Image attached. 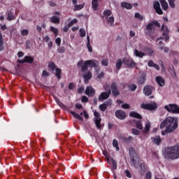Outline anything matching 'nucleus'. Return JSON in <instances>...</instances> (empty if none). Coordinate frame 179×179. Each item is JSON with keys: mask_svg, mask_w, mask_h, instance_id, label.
I'll use <instances>...</instances> for the list:
<instances>
[{"mask_svg": "<svg viewBox=\"0 0 179 179\" xmlns=\"http://www.w3.org/2000/svg\"><path fill=\"white\" fill-rule=\"evenodd\" d=\"M94 122L96 125V127L98 129H101L103 127V125L101 124L102 118L101 117V114L97 111H94Z\"/></svg>", "mask_w": 179, "mask_h": 179, "instance_id": "8", "label": "nucleus"}, {"mask_svg": "<svg viewBox=\"0 0 179 179\" xmlns=\"http://www.w3.org/2000/svg\"><path fill=\"white\" fill-rule=\"evenodd\" d=\"M75 106H76V108H77V109H82V108H83V106L82 104H80V103H76L75 105Z\"/></svg>", "mask_w": 179, "mask_h": 179, "instance_id": "64", "label": "nucleus"}, {"mask_svg": "<svg viewBox=\"0 0 179 179\" xmlns=\"http://www.w3.org/2000/svg\"><path fill=\"white\" fill-rule=\"evenodd\" d=\"M3 45L4 43H3V35H2L1 31H0V51L3 50L4 49Z\"/></svg>", "mask_w": 179, "mask_h": 179, "instance_id": "33", "label": "nucleus"}, {"mask_svg": "<svg viewBox=\"0 0 179 179\" xmlns=\"http://www.w3.org/2000/svg\"><path fill=\"white\" fill-rule=\"evenodd\" d=\"M141 107L145 110H155L157 109V103L155 102H152V103H142L141 104Z\"/></svg>", "mask_w": 179, "mask_h": 179, "instance_id": "10", "label": "nucleus"}, {"mask_svg": "<svg viewBox=\"0 0 179 179\" xmlns=\"http://www.w3.org/2000/svg\"><path fill=\"white\" fill-rule=\"evenodd\" d=\"M115 115L120 120H124L125 118H127V113H125L122 110H116L115 113Z\"/></svg>", "mask_w": 179, "mask_h": 179, "instance_id": "13", "label": "nucleus"}, {"mask_svg": "<svg viewBox=\"0 0 179 179\" xmlns=\"http://www.w3.org/2000/svg\"><path fill=\"white\" fill-rule=\"evenodd\" d=\"M32 46L31 42L29 40L26 41L25 47L27 49H31Z\"/></svg>", "mask_w": 179, "mask_h": 179, "instance_id": "45", "label": "nucleus"}, {"mask_svg": "<svg viewBox=\"0 0 179 179\" xmlns=\"http://www.w3.org/2000/svg\"><path fill=\"white\" fill-rule=\"evenodd\" d=\"M135 18L138 19L139 20L142 21L143 20V16L141 15L138 13H136L134 15Z\"/></svg>", "mask_w": 179, "mask_h": 179, "instance_id": "47", "label": "nucleus"}, {"mask_svg": "<svg viewBox=\"0 0 179 179\" xmlns=\"http://www.w3.org/2000/svg\"><path fill=\"white\" fill-rule=\"evenodd\" d=\"M146 81V75L145 73H142L138 78H137V83L138 85H143Z\"/></svg>", "mask_w": 179, "mask_h": 179, "instance_id": "20", "label": "nucleus"}, {"mask_svg": "<svg viewBox=\"0 0 179 179\" xmlns=\"http://www.w3.org/2000/svg\"><path fill=\"white\" fill-rule=\"evenodd\" d=\"M153 8L158 15H163V10L160 8V3L159 1H154Z\"/></svg>", "mask_w": 179, "mask_h": 179, "instance_id": "16", "label": "nucleus"}, {"mask_svg": "<svg viewBox=\"0 0 179 179\" xmlns=\"http://www.w3.org/2000/svg\"><path fill=\"white\" fill-rule=\"evenodd\" d=\"M155 62H153V60H150L149 62H148V66H149V67H153L154 66H155Z\"/></svg>", "mask_w": 179, "mask_h": 179, "instance_id": "61", "label": "nucleus"}, {"mask_svg": "<svg viewBox=\"0 0 179 179\" xmlns=\"http://www.w3.org/2000/svg\"><path fill=\"white\" fill-rule=\"evenodd\" d=\"M131 132L134 135H139V134H141V131H139V130H138L137 129H131Z\"/></svg>", "mask_w": 179, "mask_h": 179, "instance_id": "50", "label": "nucleus"}, {"mask_svg": "<svg viewBox=\"0 0 179 179\" xmlns=\"http://www.w3.org/2000/svg\"><path fill=\"white\" fill-rule=\"evenodd\" d=\"M129 116L132 117H135L139 120H142V115H141V114L134 112V111H131L129 113Z\"/></svg>", "mask_w": 179, "mask_h": 179, "instance_id": "26", "label": "nucleus"}, {"mask_svg": "<svg viewBox=\"0 0 179 179\" xmlns=\"http://www.w3.org/2000/svg\"><path fill=\"white\" fill-rule=\"evenodd\" d=\"M113 148H115L117 152H120V147H118V141H117L116 139H113Z\"/></svg>", "mask_w": 179, "mask_h": 179, "instance_id": "37", "label": "nucleus"}, {"mask_svg": "<svg viewBox=\"0 0 179 179\" xmlns=\"http://www.w3.org/2000/svg\"><path fill=\"white\" fill-rule=\"evenodd\" d=\"M55 43L56 44L58 45V46H60L61 45V43H62V39L61 38H57L55 39Z\"/></svg>", "mask_w": 179, "mask_h": 179, "instance_id": "57", "label": "nucleus"}, {"mask_svg": "<svg viewBox=\"0 0 179 179\" xmlns=\"http://www.w3.org/2000/svg\"><path fill=\"white\" fill-rule=\"evenodd\" d=\"M48 68H49V69H50V71L52 73H54L55 71V76L58 79H61L62 78V71L61 69L57 68V66L55 64V62H49L48 63Z\"/></svg>", "mask_w": 179, "mask_h": 179, "instance_id": "6", "label": "nucleus"}, {"mask_svg": "<svg viewBox=\"0 0 179 179\" xmlns=\"http://www.w3.org/2000/svg\"><path fill=\"white\" fill-rule=\"evenodd\" d=\"M111 90H112V94L114 96H117L120 95V91H118V89H117V83H113L111 86Z\"/></svg>", "mask_w": 179, "mask_h": 179, "instance_id": "18", "label": "nucleus"}, {"mask_svg": "<svg viewBox=\"0 0 179 179\" xmlns=\"http://www.w3.org/2000/svg\"><path fill=\"white\" fill-rule=\"evenodd\" d=\"M111 94V91L108 92H103L101 93V94L99 96V101H104L105 99H107L110 97V94Z\"/></svg>", "mask_w": 179, "mask_h": 179, "instance_id": "17", "label": "nucleus"}, {"mask_svg": "<svg viewBox=\"0 0 179 179\" xmlns=\"http://www.w3.org/2000/svg\"><path fill=\"white\" fill-rule=\"evenodd\" d=\"M145 179H152V172L148 171V173L145 175Z\"/></svg>", "mask_w": 179, "mask_h": 179, "instance_id": "55", "label": "nucleus"}, {"mask_svg": "<svg viewBox=\"0 0 179 179\" xmlns=\"http://www.w3.org/2000/svg\"><path fill=\"white\" fill-rule=\"evenodd\" d=\"M87 49H88L90 52H93V49H92V47L90 43H87Z\"/></svg>", "mask_w": 179, "mask_h": 179, "instance_id": "59", "label": "nucleus"}, {"mask_svg": "<svg viewBox=\"0 0 179 179\" xmlns=\"http://www.w3.org/2000/svg\"><path fill=\"white\" fill-rule=\"evenodd\" d=\"M151 141L157 145V146H159V145H162V138L160 136H156L155 137H151Z\"/></svg>", "mask_w": 179, "mask_h": 179, "instance_id": "19", "label": "nucleus"}, {"mask_svg": "<svg viewBox=\"0 0 179 179\" xmlns=\"http://www.w3.org/2000/svg\"><path fill=\"white\" fill-rule=\"evenodd\" d=\"M168 112L175 114H179V106L174 103H170L164 106Z\"/></svg>", "mask_w": 179, "mask_h": 179, "instance_id": "9", "label": "nucleus"}, {"mask_svg": "<svg viewBox=\"0 0 179 179\" xmlns=\"http://www.w3.org/2000/svg\"><path fill=\"white\" fill-rule=\"evenodd\" d=\"M50 31H52L55 34V36H57L59 34V30L58 29L54 27H50Z\"/></svg>", "mask_w": 179, "mask_h": 179, "instance_id": "39", "label": "nucleus"}, {"mask_svg": "<svg viewBox=\"0 0 179 179\" xmlns=\"http://www.w3.org/2000/svg\"><path fill=\"white\" fill-rule=\"evenodd\" d=\"M80 33L81 37H85L86 36V31L83 29H80Z\"/></svg>", "mask_w": 179, "mask_h": 179, "instance_id": "52", "label": "nucleus"}, {"mask_svg": "<svg viewBox=\"0 0 179 179\" xmlns=\"http://www.w3.org/2000/svg\"><path fill=\"white\" fill-rule=\"evenodd\" d=\"M178 126V119L176 117H168L160 124V128L163 129L166 127L165 131H162V135H165L166 133H171L174 131Z\"/></svg>", "mask_w": 179, "mask_h": 179, "instance_id": "2", "label": "nucleus"}, {"mask_svg": "<svg viewBox=\"0 0 179 179\" xmlns=\"http://www.w3.org/2000/svg\"><path fill=\"white\" fill-rule=\"evenodd\" d=\"M81 101L83 103H87L89 101V98L87 96H83L81 98Z\"/></svg>", "mask_w": 179, "mask_h": 179, "instance_id": "51", "label": "nucleus"}, {"mask_svg": "<svg viewBox=\"0 0 179 179\" xmlns=\"http://www.w3.org/2000/svg\"><path fill=\"white\" fill-rule=\"evenodd\" d=\"M66 51V48L64 47H60L59 48L57 49V52L59 53H64Z\"/></svg>", "mask_w": 179, "mask_h": 179, "instance_id": "54", "label": "nucleus"}, {"mask_svg": "<svg viewBox=\"0 0 179 179\" xmlns=\"http://www.w3.org/2000/svg\"><path fill=\"white\" fill-rule=\"evenodd\" d=\"M122 61L121 59H119L116 62V71H120L121 69V66H122Z\"/></svg>", "mask_w": 179, "mask_h": 179, "instance_id": "34", "label": "nucleus"}, {"mask_svg": "<svg viewBox=\"0 0 179 179\" xmlns=\"http://www.w3.org/2000/svg\"><path fill=\"white\" fill-rule=\"evenodd\" d=\"M7 20L8 21H11V20H14L16 17L14 15L13 13L11 10H9L7 13Z\"/></svg>", "mask_w": 179, "mask_h": 179, "instance_id": "31", "label": "nucleus"}, {"mask_svg": "<svg viewBox=\"0 0 179 179\" xmlns=\"http://www.w3.org/2000/svg\"><path fill=\"white\" fill-rule=\"evenodd\" d=\"M155 88L152 85H146L144 86L143 92L145 96H150L153 93Z\"/></svg>", "mask_w": 179, "mask_h": 179, "instance_id": "12", "label": "nucleus"}, {"mask_svg": "<svg viewBox=\"0 0 179 179\" xmlns=\"http://www.w3.org/2000/svg\"><path fill=\"white\" fill-rule=\"evenodd\" d=\"M136 88H138V86L135 84H132L129 86V90L131 91V92H134L136 90Z\"/></svg>", "mask_w": 179, "mask_h": 179, "instance_id": "49", "label": "nucleus"}, {"mask_svg": "<svg viewBox=\"0 0 179 179\" xmlns=\"http://www.w3.org/2000/svg\"><path fill=\"white\" fill-rule=\"evenodd\" d=\"M85 3H83V4H80V5H76L74 6V9L73 10L74 11H78V10H82L84 7H85Z\"/></svg>", "mask_w": 179, "mask_h": 179, "instance_id": "36", "label": "nucleus"}, {"mask_svg": "<svg viewBox=\"0 0 179 179\" xmlns=\"http://www.w3.org/2000/svg\"><path fill=\"white\" fill-rule=\"evenodd\" d=\"M145 52L150 55V56H152L153 55V50L149 48H145Z\"/></svg>", "mask_w": 179, "mask_h": 179, "instance_id": "48", "label": "nucleus"}, {"mask_svg": "<svg viewBox=\"0 0 179 179\" xmlns=\"http://www.w3.org/2000/svg\"><path fill=\"white\" fill-rule=\"evenodd\" d=\"M124 173L128 178H132V174L129 172V170L127 169L124 171Z\"/></svg>", "mask_w": 179, "mask_h": 179, "instance_id": "46", "label": "nucleus"}, {"mask_svg": "<svg viewBox=\"0 0 179 179\" xmlns=\"http://www.w3.org/2000/svg\"><path fill=\"white\" fill-rule=\"evenodd\" d=\"M122 141L125 142V143H131L132 141H134V138L132 136H129V137H124L122 138Z\"/></svg>", "mask_w": 179, "mask_h": 179, "instance_id": "35", "label": "nucleus"}, {"mask_svg": "<svg viewBox=\"0 0 179 179\" xmlns=\"http://www.w3.org/2000/svg\"><path fill=\"white\" fill-rule=\"evenodd\" d=\"M17 62L20 64H24V63L32 64L34 62V58L31 56H25L24 57V59H19L17 60Z\"/></svg>", "mask_w": 179, "mask_h": 179, "instance_id": "14", "label": "nucleus"}, {"mask_svg": "<svg viewBox=\"0 0 179 179\" xmlns=\"http://www.w3.org/2000/svg\"><path fill=\"white\" fill-rule=\"evenodd\" d=\"M162 7L164 10H167L169 9V3L166 0H159Z\"/></svg>", "mask_w": 179, "mask_h": 179, "instance_id": "27", "label": "nucleus"}, {"mask_svg": "<svg viewBox=\"0 0 179 179\" xmlns=\"http://www.w3.org/2000/svg\"><path fill=\"white\" fill-rule=\"evenodd\" d=\"M129 153L131 159V166H136L138 164V155L134 147H130L129 149Z\"/></svg>", "mask_w": 179, "mask_h": 179, "instance_id": "5", "label": "nucleus"}, {"mask_svg": "<svg viewBox=\"0 0 179 179\" xmlns=\"http://www.w3.org/2000/svg\"><path fill=\"white\" fill-rule=\"evenodd\" d=\"M29 34V30L27 29H23L21 31V35L22 36H27Z\"/></svg>", "mask_w": 179, "mask_h": 179, "instance_id": "53", "label": "nucleus"}, {"mask_svg": "<svg viewBox=\"0 0 179 179\" xmlns=\"http://www.w3.org/2000/svg\"><path fill=\"white\" fill-rule=\"evenodd\" d=\"M78 23V20L77 19H73L72 21H71L69 24H68V27H73L75 24Z\"/></svg>", "mask_w": 179, "mask_h": 179, "instance_id": "43", "label": "nucleus"}, {"mask_svg": "<svg viewBox=\"0 0 179 179\" xmlns=\"http://www.w3.org/2000/svg\"><path fill=\"white\" fill-rule=\"evenodd\" d=\"M149 131H150V122H148L145 124V127L143 130V132L145 134H148Z\"/></svg>", "mask_w": 179, "mask_h": 179, "instance_id": "38", "label": "nucleus"}, {"mask_svg": "<svg viewBox=\"0 0 179 179\" xmlns=\"http://www.w3.org/2000/svg\"><path fill=\"white\" fill-rule=\"evenodd\" d=\"M99 64V62L97 60L92 59L87 61L82 59L77 63V67L81 68V73H84L83 77L84 78L85 83H87L93 77L92 73L90 71H88L89 67L97 68Z\"/></svg>", "mask_w": 179, "mask_h": 179, "instance_id": "1", "label": "nucleus"}, {"mask_svg": "<svg viewBox=\"0 0 179 179\" xmlns=\"http://www.w3.org/2000/svg\"><path fill=\"white\" fill-rule=\"evenodd\" d=\"M113 103V102L111 101V100H108L106 103H102L101 105H99V109L101 111H106V110H107V108L108 107V105H111Z\"/></svg>", "mask_w": 179, "mask_h": 179, "instance_id": "21", "label": "nucleus"}, {"mask_svg": "<svg viewBox=\"0 0 179 179\" xmlns=\"http://www.w3.org/2000/svg\"><path fill=\"white\" fill-rule=\"evenodd\" d=\"M161 31H163V33H162V37L159 38V39L161 40L165 39V42L166 43L169 42V40H170V36L169 35L170 34V30L169 29V27L165 26L164 24H162Z\"/></svg>", "mask_w": 179, "mask_h": 179, "instance_id": "7", "label": "nucleus"}, {"mask_svg": "<svg viewBox=\"0 0 179 179\" xmlns=\"http://www.w3.org/2000/svg\"><path fill=\"white\" fill-rule=\"evenodd\" d=\"M83 113H80V115L78 114L77 113H76L75 111H71V114L73 115V117H75L76 119L80 120V121H83L84 117H82L81 115H83Z\"/></svg>", "mask_w": 179, "mask_h": 179, "instance_id": "22", "label": "nucleus"}, {"mask_svg": "<svg viewBox=\"0 0 179 179\" xmlns=\"http://www.w3.org/2000/svg\"><path fill=\"white\" fill-rule=\"evenodd\" d=\"M106 20L110 24L111 26H113V24H114V17H106Z\"/></svg>", "mask_w": 179, "mask_h": 179, "instance_id": "44", "label": "nucleus"}, {"mask_svg": "<svg viewBox=\"0 0 179 179\" xmlns=\"http://www.w3.org/2000/svg\"><path fill=\"white\" fill-rule=\"evenodd\" d=\"M133 122L134 123H135L136 128L141 130L143 129V126L142 125V121L134 120H133Z\"/></svg>", "mask_w": 179, "mask_h": 179, "instance_id": "29", "label": "nucleus"}, {"mask_svg": "<svg viewBox=\"0 0 179 179\" xmlns=\"http://www.w3.org/2000/svg\"><path fill=\"white\" fill-rule=\"evenodd\" d=\"M85 93L88 96L92 97L95 95L96 90H95V89L93 88L92 86H88V87H86Z\"/></svg>", "mask_w": 179, "mask_h": 179, "instance_id": "15", "label": "nucleus"}, {"mask_svg": "<svg viewBox=\"0 0 179 179\" xmlns=\"http://www.w3.org/2000/svg\"><path fill=\"white\" fill-rule=\"evenodd\" d=\"M155 26L160 27V23L156 20L151 21L148 23L145 27V34L146 36H148L153 39V36H155Z\"/></svg>", "mask_w": 179, "mask_h": 179, "instance_id": "4", "label": "nucleus"}, {"mask_svg": "<svg viewBox=\"0 0 179 179\" xmlns=\"http://www.w3.org/2000/svg\"><path fill=\"white\" fill-rule=\"evenodd\" d=\"M165 156L169 160L179 159V143L171 147L165 149Z\"/></svg>", "mask_w": 179, "mask_h": 179, "instance_id": "3", "label": "nucleus"}, {"mask_svg": "<svg viewBox=\"0 0 179 179\" xmlns=\"http://www.w3.org/2000/svg\"><path fill=\"white\" fill-rule=\"evenodd\" d=\"M85 91V87H80L78 89V94H82Z\"/></svg>", "mask_w": 179, "mask_h": 179, "instance_id": "62", "label": "nucleus"}, {"mask_svg": "<svg viewBox=\"0 0 179 179\" xmlns=\"http://www.w3.org/2000/svg\"><path fill=\"white\" fill-rule=\"evenodd\" d=\"M101 64L104 66H108V59H103L101 62Z\"/></svg>", "mask_w": 179, "mask_h": 179, "instance_id": "58", "label": "nucleus"}, {"mask_svg": "<svg viewBox=\"0 0 179 179\" xmlns=\"http://www.w3.org/2000/svg\"><path fill=\"white\" fill-rule=\"evenodd\" d=\"M122 108L123 109H129V108H131V106L128 103H124V104L122 105Z\"/></svg>", "mask_w": 179, "mask_h": 179, "instance_id": "60", "label": "nucleus"}, {"mask_svg": "<svg viewBox=\"0 0 179 179\" xmlns=\"http://www.w3.org/2000/svg\"><path fill=\"white\" fill-rule=\"evenodd\" d=\"M106 160H107L108 163H110V162H111L113 170H117V162L115 161V159H114V158H113V157H110V159L107 158Z\"/></svg>", "mask_w": 179, "mask_h": 179, "instance_id": "23", "label": "nucleus"}, {"mask_svg": "<svg viewBox=\"0 0 179 179\" xmlns=\"http://www.w3.org/2000/svg\"><path fill=\"white\" fill-rule=\"evenodd\" d=\"M121 6L122 8H124L128 9V10L132 9V4L128 3L127 2H122L121 3Z\"/></svg>", "mask_w": 179, "mask_h": 179, "instance_id": "32", "label": "nucleus"}, {"mask_svg": "<svg viewBox=\"0 0 179 179\" xmlns=\"http://www.w3.org/2000/svg\"><path fill=\"white\" fill-rule=\"evenodd\" d=\"M92 6L94 10H97L99 6V0H92Z\"/></svg>", "mask_w": 179, "mask_h": 179, "instance_id": "30", "label": "nucleus"}, {"mask_svg": "<svg viewBox=\"0 0 179 179\" xmlns=\"http://www.w3.org/2000/svg\"><path fill=\"white\" fill-rule=\"evenodd\" d=\"M156 81L158 83V85L161 87H163L166 84L164 79H163V78H162V76H157L156 78Z\"/></svg>", "mask_w": 179, "mask_h": 179, "instance_id": "25", "label": "nucleus"}, {"mask_svg": "<svg viewBox=\"0 0 179 179\" xmlns=\"http://www.w3.org/2000/svg\"><path fill=\"white\" fill-rule=\"evenodd\" d=\"M55 100L56 103H57L61 108H63V107L65 106V105H64L62 102H61V101L59 100V98L55 97Z\"/></svg>", "mask_w": 179, "mask_h": 179, "instance_id": "40", "label": "nucleus"}, {"mask_svg": "<svg viewBox=\"0 0 179 179\" xmlns=\"http://www.w3.org/2000/svg\"><path fill=\"white\" fill-rule=\"evenodd\" d=\"M75 87H76L75 83H69V90H73L75 89Z\"/></svg>", "mask_w": 179, "mask_h": 179, "instance_id": "56", "label": "nucleus"}, {"mask_svg": "<svg viewBox=\"0 0 179 179\" xmlns=\"http://www.w3.org/2000/svg\"><path fill=\"white\" fill-rule=\"evenodd\" d=\"M48 3L52 7H55L57 6V4L56 3H55L53 1H48Z\"/></svg>", "mask_w": 179, "mask_h": 179, "instance_id": "63", "label": "nucleus"}, {"mask_svg": "<svg viewBox=\"0 0 179 179\" xmlns=\"http://www.w3.org/2000/svg\"><path fill=\"white\" fill-rule=\"evenodd\" d=\"M168 2L169 3V6L172 8H176V0H168Z\"/></svg>", "mask_w": 179, "mask_h": 179, "instance_id": "42", "label": "nucleus"}, {"mask_svg": "<svg viewBox=\"0 0 179 179\" xmlns=\"http://www.w3.org/2000/svg\"><path fill=\"white\" fill-rule=\"evenodd\" d=\"M122 62L126 66H127L129 68H134L136 65L135 62H134V59H132L131 58H129V57H124L122 59Z\"/></svg>", "mask_w": 179, "mask_h": 179, "instance_id": "11", "label": "nucleus"}, {"mask_svg": "<svg viewBox=\"0 0 179 179\" xmlns=\"http://www.w3.org/2000/svg\"><path fill=\"white\" fill-rule=\"evenodd\" d=\"M50 21L53 24H59L60 18L57 15H54L50 18Z\"/></svg>", "mask_w": 179, "mask_h": 179, "instance_id": "24", "label": "nucleus"}, {"mask_svg": "<svg viewBox=\"0 0 179 179\" xmlns=\"http://www.w3.org/2000/svg\"><path fill=\"white\" fill-rule=\"evenodd\" d=\"M134 55H135L136 57H141V58H143V57H145V55H146V54L144 53L143 52L138 51L136 49L134 50Z\"/></svg>", "mask_w": 179, "mask_h": 179, "instance_id": "28", "label": "nucleus"}, {"mask_svg": "<svg viewBox=\"0 0 179 179\" xmlns=\"http://www.w3.org/2000/svg\"><path fill=\"white\" fill-rule=\"evenodd\" d=\"M111 10H106L103 11V15L105 16L106 18H108V16L111 15Z\"/></svg>", "mask_w": 179, "mask_h": 179, "instance_id": "41", "label": "nucleus"}]
</instances>
